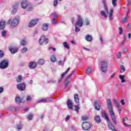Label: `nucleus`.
<instances>
[{
	"label": "nucleus",
	"instance_id": "1",
	"mask_svg": "<svg viewBox=\"0 0 131 131\" xmlns=\"http://www.w3.org/2000/svg\"><path fill=\"white\" fill-rule=\"evenodd\" d=\"M102 3L103 4L105 12L104 10H102L101 11H100V15L102 17H104V18H107L108 15V17L110 20H113V8H111L109 12V10H108V7H107V5L106 4V2L104 1H103Z\"/></svg>",
	"mask_w": 131,
	"mask_h": 131
},
{
	"label": "nucleus",
	"instance_id": "2",
	"mask_svg": "<svg viewBox=\"0 0 131 131\" xmlns=\"http://www.w3.org/2000/svg\"><path fill=\"white\" fill-rule=\"evenodd\" d=\"M107 109L110 113L112 121L115 123V124H117V122H116V118L115 117V114L114 112H113V106H112V101H111V99H107Z\"/></svg>",
	"mask_w": 131,
	"mask_h": 131
},
{
	"label": "nucleus",
	"instance_id": "3",
	"mask_svg": "<svg viewBox=\"0 0 131 131\" xmlns=\"http://www.w3.org/2000/svg\"><path fill=\"white\" fill-rule=\"evenodd\" d=\"M19 17H17L14 18L13 19H9L8 20V24H10V27L14 28L18 26V24H19Z\"/></svg>",
	"mask_w": 131,
	"mask_h": 131
},
{
	"label": "nucleus",
	"instance_id": "4",
	"mask_svg": "<svg viewBox=\"0 0 131 131\" xmlns=\"http://www.w3.org/2000/svg\"><path fill=\"white\" fill-rule=\"evenodd\" d=\"M100 68L103 73H106L108 70V62H107V61L102 60L101 61Z\"/></svg>",
	"mask_w": 131,
	"mask_h": 131
},
{
	"label": "nucleus",
	"instance_id": "5",
	"mask_svg": "<svg viewBox=\"0 0 131 131\" xmlns=\"http://www.w3.org/2000/svg\"><path fill=\"white\" fill-rule=\"evenodd\" d=\"M75 74V71H73V72L70 74L64 80V88L66 89V88H68V86L69 85V84L71 82L70 80H69V78L70 77H72Z\"/></svg>",
	"mask_w": 131,
	"mask_h": 131
},
{
	"label": "nucleus",
	"instance_id": "6",
	"mask_svg": "<svg viewBox=\"0 0 131 131\" xmlns=\"http://www.w3.org/2000/svg\"><path fill=\"white\" fill-rule=\"evenodd\" d=\"M9 67V60H3L0 62V69H6Z\"/></svg>",
	"mask_w": 131,
	"mask_h": 131
},
{
	"label": "nucleus",
	"instance_id": "7",
	"mask_svg": "<svg viewBox=\"0 0 131 131\" xmlns=\"http://www.w3.org/2000/svg\"><path fill=\"white\" fill-rule=\"evenodd\" d=\"M43 42H45V45L49 43V39L46 38V36H42L39 39V43L40 46H41Z\"/></svg>",
	"mask_w": 131,
	"mask_h": 131
},
{
	"label": "nucleus",
	"instance_id": "8",
	"mask_svg": "<svg viewBox=\"0 0 131 131\" xmlns=\"http://www.w3.org/2000/svg\"><path fill=\"white\" fill-rule=\"evenodd\" d=\"M82 127L84 130H89L91 128V123L90 122H83L82 124Z\"/></svg>",
	"mask_w": 131,
	"mask_h": 131
},
{
	"label": "nucleus",
	"instance_id": "9",
	"mask_svg": "<svg viewBox=\"0 0 131 131\" xmlns=\"http://www.w3.org/2000/svg\"><path fill=\"white\" fill-rule=\"evenodd\" d=\"M17 89L18 91H20V92H23L26 90V86L25 85V83H23L17 85Z\"/></svg>",
	"mask_w": 131,
	"mask_h": 131
},
{
	"label": "nucleus",
	"instance_id": "10",
	"mask_svg": "<svg viewBox=\"0 0 131 131\" xmlns=\"http://www.w3.org/2000/svg\"><path fill=\"white\" fill-rule=\"evenodd\" d=\"M83 24V20L82 19V17L81 16H79L78 20L76 23V26H78L79 27H81Z\"/></svg>",
	"mask_w": 131,
	"mask_h": 131
},
{
	"label": "nucleus",
	"instance_id": "11",
	"mask_svg": "<svg viewBox=\"0 0 131 131\" xmlns=\"http://www.w3.org/2000/svg\"><path fill=\"white\" fill-rule=\"evenodd\" d=\"M38 22V19H33L30 21L29 23V27H34L37 23Z\"/></svg>",
	"mask_w": 131,
	"mask_h": 131
},
{
	"label": "nucleus",
	"instance_id": "12",
	"mask_svg": "<svg viewBox=\"0 0 131 131\" xmlns=\"http://www.w3.org/2000/svg\"><path fill=\"white\" fill-rule=\"evenodd\" d=\"M20 6L22 9L25 10V9H27V7H28V3H27V2L25 0L23 1L20 3Z\"/></svg>",
	"mask_w": 131,
	"mask_h": 131
},
{
	"label": "nucleus",
	"instance_id": "13",
	"mask_svg": "<svg viewBox=\"0 0 131 131\" xmlns=\"http://www.w3.org/2000/svg\"><path fill=\"white\" fill-rule=\"evenodd\" d=\"M69 70H70V68H69L65 72L61 74L60 79H59L58 80V82H60V81H62V79H63V78H64V77H65V75H66L67 74V73H68V72H69Z\"/></svg>",
	"mask_w": 131,
	"mask_h": 131
},
{
	"label": "nucleus",
	"instance_id": "14",
	"mask_svg": "<svg viewBox=\"0 0 131 131\" xmlns=\"http://www.w3.org/2000/svg\"><path fill=\"white\" fill-rule=\"evenodd\" d=\"M37 65V63L35 62H31L29 63V67L30 69H34L35 67H36V66Z\"/></svg>",
	"mask_w": 131,
	"mask_h": 131
},
{
	"label": "nucleus",
	"instance_id": "15",
	"mask_svg": "<svg viewBox=\"0 0 131 131\" xmlns=\"http://www.w3.org/2000/svg\"><path fill=\"white\" fill-rule=\"evenodd\" d=\"M123 123L125 126H130V125L127 124L128 123V118L125 117L123 119Z\"/></svg>",
	"mask_w": 131,
	"mask_h": 131
},
{
	"label": "nucleus",
	"instance_id": "16",
	"mask_svg": "<svg viewBox=\"0 0 131 131\" xmlns=\"http://www.w3.org/2000/svg\"><path fill=\"white\" fill-rule=\"evenodd\" d=\"M94 107L96 110H97L98 111H99L101 108V106L100 105V103H99V102L97 101L94 102Z\"/></svg>",
	"mask_w": 131,
	"mask_h": 131
},
{
	"label": "nucleus",
	"instance_id": "17",
	"mask_svg": "<svg viewBox=\"0 0 131 131\" xmlns=\"http://www.w3.org/2000/svg\"><path fill=\"white\" fill-rule=\"evenodd\" d=\"M67 104L69 109H72V107H73V104L70 99L68 100Z\"/></svg>",
	"mask_w": 131,
	"mask_h": 131
},
{
	"label": "nucleus",
	"instance_id": "18",
	"mask_svg": "<svg viewBox=\"0 0 131 131\" xmlns=\"http://www.w3.org/2000/svg\"><path fill=\"white\" fill-rule=\"evenodd\" d=\"M6 27V21L4 20L0 21V29H4Z\"/></svg>",
	"mask_w": 131,
	"mask_h": 131
},
{
	"label": "nucleus",
	"instance_id": "19",
	"mask_svg": "<svg viewBox=\"0 0 131 131\" xmlns=\"http://www.w3.org/2000/svg\"><path fill=\"white\" fill-rule=\"evenodd\" d=\"M74 99L75 103L78 104L79 103V98L78 97V94H76L74 95Z\"/></svg>",
	"mask_w": 131,
	"mask_h": 131
},
{
	"label": "nucleus",
	"instance_id": "20",
	"mask_svg": "<svg viewBox=\"0 0 131 131\" xmlns=\"http://www.w3.org/2000/svg\"><path fill=\"white\" fill-rule=\"evenodd\" d=\"M94 120L96 123H100L101 122V118L99 116H95L94 117Z\"/></svg>",
	"mask_w": 131,
	"mask_h": 131
},
{
	"label": "nucleus",
	"instance_id": "21",
	"mask_svg": "<svg viewBox=\"0 0 131 131\" xmlns=\"http://www.w3.org/2000/svg\"><path fill=\"white\" fill-rule=\"evenodd\" d=\"M49 28V24H43L42 27V30L43 31H47Z\"/></svg>",
	"mask_w": 131,
	"mask_h": 131
},
{
	"label": "nucleus",
	"instance_id": "22",
	"mask_svg": "<svg viewBox=\"0 0 131 131\" xmlns=\"http://www.w3.org/2000/svg\"><path fill=\"white\" fill-rule=\"evenodd\" d=\"M9 51L11 53V54H16L18 51L17 50V49L14 48H9Z\"/></svg>",
	"mask_w": 131,
	"mask_h": 131
},
{
	"label": "nucleus",
	"instance_id": "23",
	"mask_svg": "<svg viewBox=\"0 0 131 131\" xmlns=\"http://www.w3.org/2000/svg\"><path fill=\"white\" fill-rule=\"evenodd\" d=\"M50 60L53 62H55L57 61V57H56V55H52L50 57Z\"/></svg>",
	"mask_w": 131,
	"mask_h": 131
},
{
	"label": "nucleus",
	"instance_id": "24",
	"mask_svg": "<svg viewBox=\"0 0 131 131\" xmlns=\"http://www.w3.org/2000/svg\"><path fill=\"white\" fill-rule=\"evenodd\" d=\"M85 39L87 41H92L93 40V37L91 36V35H87L85 36Z\"/></svg>",
	"mask_w": 131,
	"mask_h": 131
},
{
	"label": "nucleus",
	"instance_id": "25",
	"mask_svg": "<svg viewBox=\"0 0 131 131\" xmlns=\"http://www.w3.org/2000/svg\"><path fill=\"white\" fill-rule=\"evenodd\" d=\"M20 44L21 46L24 47L25 46H26L27 45V41L25 39H23L20 40Z\"/></svg>",
	"mask_w": 131,
	"mask_h": 131
},
{
	"label": "nucleus",
	"instance_id": "26",
	"mask_svg": "<svg viewBox=\"0 0 131 131\" xmlns=\"http://www.w3.org/2000/svg\"><path fill=\"white\" fill-rule=\"evenodd\" d=\"M15 102L17 104H20L22 102V99L19 97H16L15 98Z\"/></svg>",
	"mask_w": 131,
	"mask_h": 131
},
{
	"label": "nucleus",
	"instance_id": "27",
	"mask_svg": "<svg viewBox=\"0 0 131 131\" xmlns=\"http://www.w3.org/2000/svg\"><path fill=\"white\" fill-rule=\"evenodd\" d=\"M39 65H43L45 64V60L42 59H39L37 62Z\"/></svg>",
	"mask_w": 131,
	"mask_h": 131
},
{
	"label": "nucleus",
	"instance_id": "28",
	"mask_svg": "<svg viewBox=\"0 0 131 131\" xmlns=\"http://www.w3.org/2000/svg\"><path fill=\"white\" fill-rule=\"evenodd\" d=\"M114 102L115 104H116V107L117 108H120V105L119 104V102H118V101H117V100L116 99H114Z\"/></svg>",
	"mask_w": 131,
	"mask_h": 131
},
{
	"label": "nucleus",
	"instance_id": "29",
	"mask_svg": "<svg viewBox=\"0 0 131 131\" xmlns=\"http://www.w3.org/2000/svg\"><path fill=\"white\" fill-rule=\"evenodd\" d=\"M108 127L110 128V129H111V130L117 131L116 129H115V128L114 127V125H113V124H110L108 125Z\"/></svg>",
	"mask_w": 131,
	"mask_h": 131
},
{
	"label": "nucleus",
	"instance_id": "30",
	"mask_svg": "<svg viewBox=\"0 0 131 131\" xmlns=\"http://www.w3.org/2000/svg\"><path fill=\"white\" fill-rule=\"evenodd\" d=\"M93 71V69H92L90 67H88L86 70V73L87 74H90V73Z\"/></svg>",
	"mask_w": 131,
	"mask_h": 131
},
{
	"label": "nucleus",
	"instance_id": "31",
	"mask_svg": "<svg viewBox=\"0 0 131 131\" xmlns=\"http://www.w3.org/2000/svg\"><path fill=\"white\" fill-rule=\"evenodd\" d=\"M23 127V125L22 124H18L17 125V129L18 130H21Z\"/></svg>",
	"mask_w": 131,
	"mask_h": 131
},
{
	"label": "nucleus",
	"instance_id": "32",
	"mask_svg": "<svg viewBox=\"0 0 131 131\" xmlns=\"http://www.w3.org/2000/svg\"><path fill=\"white\" fill-rule=\"evenodd\" d=\"M119 78L121 80L122 83H123V82H125V80H124V76L120 75L119 76Z\"/></svg>",
	"mask_w": 131,
	"mask_h": 131
},
{
	"label": "nucleus",
	"instance_id": "33",
	"mask_svg": "<svg viewBox=\"0 0 131 131\" xmlns=\"http://www.w3.org/2000/svg\"><path fill=\"white\" fill-rule=\"evenodd\" d=\"M128 21V19L127 18V17H125L124 18L122 19L121 20V23H122L123 24L124 23H126V22Z\"/></svg>",
	"mask_w": 131,
	"mask_h": 131
},
{
	"label": "nucleus",
	"instance_id": "34",
	"mask_svg": "<svg viewBox=\"0 0 131 131\" xmlns=\"http://www.w3.org/2000/svg\"><path fill=\"white\" fill-rule=\"evenodd\" d=\"M63 46L64 48H65L66 49H67L68 50H69V49H70V48L69 47V46H68V43H67L66 42H64L63 43Z\"/></svg>",
	"mask_w": 131,
	"mask_h": 131
},
{
	"label": "nucleus",
	"instance_id": "35",
	"mask_svg": "<svg viewBox=\"0 0 131 131\" xmlns=\"http://www.w3.org/2000/svg\"><path fill=\"white\" fill-rule=\"evenodd\" d=\"M80 109V107L79 106V104L75 106V111H76V112H78Z\"/></svg>",
	"mask_w": 131,
	"mask_h": 131
},
{
	"label": "nucleus",
	"instance_id": "36",
	"mask_svg": "<svg viewBox=\"0 0 131 131\" xmlns=\"http://www.w3.org/2000/svg\"><path fill=\"white\" fill-rule=\"evenodd\" d=\"M5 56V53L3 50H0V59H2V58H4V56Z\"/></svg>",
	"mask_w": 131,
	"mask_h": 131
},
{
	"label": "nucleus",
	"instance_id": "37",
	"mask_svg": "<svg viewBox=\"0 0 131 131\" xmlns=\"http://www.w3.org/2000/svg\"><path fill=\"white\" fill-rule=\"evenodd\" d=\"M28 8L27 9V11H31L32 10H33V6H28Z\"/></svg>",
	"mask_w": 131,
	"mask_h": 131
},
{
	"label": "nucleus",
	"instance_id": "38",
	"mask_svg": "<svg viewBox=\"0 0 131 131\" xmlns=\"http://www.w3.org/2000/svg\"><path fill=\"white\" fill-rule=\"evenodd\" d=\"M22 76L21 75H19L18 76L17 79V82H21V81H22Z\"/></svg>",
	"mask_w": 131,
	"mask_h": 131
},
{
	"label": "nucleus",
	"instance_id": "39",
	"mask_svg": "<svg viewBox=\"0 0 131 131\" xmlns=\"http://www.w3.org/2000/svg\"><path fill=\"white\" fill-rule=\"evenodd\" d=\"M28 51V49L26 47H24L21 50V52L23 53H26Z\"/></svg>",
	"mask_w": 131,
	"mask_h": 131
},
{
	"label": "nucleus",
	"instance_id": "40",
	"mask_svg": "<svg viewBox=\"0 0 131 131\" xmlns=\"http://www.w3.org/2000/svg\"><path fill=\"white\" fill-rule=\"evenodd\" d=\"M33 117V115L30 114L28 115L27 118L29 120H31Z\"/></svg>",
	"mask_w": 131,
	"mask_h": 131
},
{
	"label": "nucleus",
	"instance_id": "41",
	"mask_svg": "<svg viewBox=\"0 0 131 131\" xmlns=\"http://www.w3.org/2000/svg\"><path fill=\"white\" fill-rule=\"evenodd\" d=\"M35 3L37 5H40L42 3V0H35Z\"/></svg>",
	"mask_w": 131,
	"mask_h": 131
},
{
	"label": "nucleus",
	"instance_id": "42",
	"mask_svg": "<svg viewBox=\"0 0 131 131\" xmlns=\"http://www.w3.org/2000/svg\"><path fill=\"white\" fill-rule=\"evenodd\" d=\"M121 73H122L125 71V69L124 68V66H121Z\"/></svg>",
	"mask_w": 131,
	"mask_h": 131
},
{
	"label": "nucleus",
	"instance_id": "43",
	"mask_svg": "<svg viewBox=\"0 0 131 131\" xmlns=\"http://www.w3.org/2000/svg\"><path fill=\"white\" fill-rule=\"evenodd\" d=\"M81 119H82V120H83V121L88 120V119H89V118L86 116H83L81 117Z\"/></svg>",
	"mask_w": 131,
	"mask_h": 131
},
{
	"label": "nucleus",
	"instance_id": "44",
	"mask_svg": "<svg viewBox=\"0 0 131 131\" xmlns=\"http://www.w3.org/2000/svg\"><path fill=\"white\" fill-rule=\"evenodd\" d=\"M102 117L104 118L107 116V114L105 112H103L101 113Z\"/></svg>",
	"mask_w": 131,
	"mask_h": 131
},
{
	"label": "nucleus",
	"instance_id": "45",
	"mask_svg": "<svg viewBox=\"0 0 131 131\" xmlns=\"http://www.w3.org/2000/svg\"><path fill=\"white\" fill-rule=\"evenodd\" d=\"M57 5H58V1L54 0L53 2V6L54 7H57Z\"/></svg>",
	"mask_w": 131,
	"mask_h": 131
},
{
	"label": "nucleus",
	"instance_id": "46",
	"mask_svg": "<svg viewBox=\"0 0 131 131\" xmlns=\"http://www.w3.org/2000/svg\"><path fill=\"white\" fill-rule=\"evenodd\" d=\"M116 1L117 0H112V4L113 7H116Z\"/></svg>",
	"mask_w": 131,
	"mask_h": 131
},
{
	"label": "nucleus",
	"instance_id": "47",
	"mask_svg": "<svg viewBox=\"0 0 131 131\" xmlns=\"http://www.w3.org/2000/svg\"><path fill=\"white\" fill-rule=\"evenodd\" d=\"M2 36H7V32L6 31H3L2 32Z\"/></svg>",
	"mask_w": 131,
	"mask_h": 131
},
{
	"label": "nucleus",
	"instance_id": "48",
	"mask_svg": "<svg viewBox=\"0 0 131 131\" xmlns=\"http://www.w3.org/2000/svg\"><path fill=\"white\" fill-rule=\"evenodd\" d=\"M119 33L120 34H122L123 31L122 30V28H121V27H120L119 28Z\"/></svg>",
	"mask_w": 131,
	"mask_h": 131
},
{
	"label": "nucleus",
	"instance_id": "49",
	"mask_svg": "<svg viewBox=\"0 0 131 131\" xmlns=\"http://www.w3.org/2000/svg\"><path fill=\"white\" fill-rule=\"evenodd\" d=\"M116 57L118 59L120 58V57H121V52H118L116 55Z\"/></svg>",
	"mask_w": 131,
	"mask_h": 131
},
{
	"label": "nucleus",
	"instance_id": "50",
	"mask_svg": "<svg viewBox=\"0 0 131 131\" xmlns=\"http://www.w3.org/2000/svg\"><path fill=\"white\" fill-rule=\"evenodd\" d=\"M32 99V98L30 95H28L27 97V101H30Z\"/></svg>",
	"mask_w": 131,
	"mask_h": 131
},
{
	"label": "nucleus",
	"instance_id": "51",
	"mask_svg": "<svg viewBox=\"0 0 131 131\" xmlns=\"http://www.w3.org/2000/svg\"><path fill=\"white\" fill-rule=\"evenodd\" d=\"M52 16L53 17H54V18H58V15L57 14V13H56V12L53 13Z\"/></svg>",
	"mask_w": 131,
	"mask_h": 131
},
{
	"label": "nucleus",
	"instance_id": "52",
	"mask_svg": "<svg viewBox=\"0 0 131 131\" xmlns=\"http://www.w3.org/2000/svg\"><path fill=\"white\" fill-rule=\"evenodd\" d=\"M75 31H76V32H78L80 31V29H79V27L76 26L75 27Z\"/></svg>",
	"mask_w": 131,
	"mask_h": 131
},
{
	"label": "nucleus",
	"instance_id": "53",
	"mask_svg": "<svg viewBox=\"0 0 131 131\" xmlns=\"http://www.w3.org/2000/svg\"><path fill=\"white\" fill-rule=\"evenodd\" d=\"M17 13V9H14L12 11H11V14H16Z\"/></svg>",
	"mask_w": 131,
	"mask_h": 131
},
{
	"label": "nucleus",
	"instance_id": "54",
	"mask_svg": "<svg viewBox=\"0 0 131 131\" xmlns=\"http://www.w3.org/2000/svg\"><path fill=\"white\" fill-rule=\"evenodd\" d=\"M85 21L86 25H87V26L90 25V20H89V19H88V18L85 19Z\"/></svg>",
	"mask_w": 131,
	"mask_h": 131
},
{
	"label": "nucleus",
	"instance_id": "55",
	"mask_svg": "<svg viewBox=\"0 0 131 131\" xmlns=\"http://www.w3.org/2000/svg\"><path fill=\"white\" fill-rule=\"evenodd\" d=\"M128 51V49L125 47L123 50V53H126Z\"/></svg>",
	"mask_w": 131,
	"mask_h": 131
},
{
	"label": "nucleus",
	"instance_id": "56",
	"mask_svg": "<svg viewBox=\"0 0 131 131\" xmlns=\"http://www.w3.org/2000/svg\"><path fill=\"white\" fill-rule=\"evenodd\" d=\"M58 65H60V66H61V65H64V62H63V61H62V60H59V61H58Z\"/></svg>",
	"mask_w": 131,
	"mask_h": 131
},
{
	"label": "nucleus",
	"instance_id": "57",
	"mask_svg": "<svg viewBox=\"0 0 131 131\" xmlns=\"http://www.w3.org/2000/svg\"><path fill=\"white\" fill-rule=\"evenodd\" d=\"M120 103L123 105V106H124L125 105V102H124V100L122 99L120 101Z\"/></svg>",
	"mask_w": 131,
	"mask_h": 131
},
{
	"label": "nucleus",
	"instance_id": "58",
	"mask_svg": "<svg viewBox=\"0 0 131 131\" xmlns=\"http://www.w3.org/2000/svg\"><path fill=\"white\" fill-rule=\"evenodd\" d=\"M69 119H70V116H67L65 119L66 121H69Z\"/></svg>",
	"mask_w": 131,
	"mask_h": 131
},
{
	"label": "nucleus",
	"instance_id": "59",
	"mask_svg": "<svg viewBox=\"0 0 131 131\" xmlns=\"http://www.w3.org/2000/svg\"><path fill=\"white\" fill-rule=\"evenodd\" d=\"M47 99H40L38 101L39 103H40L41 102H46L47 101Z\"/></svg>",
	"mask_w": 131,
	"mask_h": 131
},
{
	"label": "nucleus",
	"instance_id": "60",
	"mask_svg": "<svg viewBox=\"0 0 131 131\" xmlns=\"http://www.w3.org/2000/svg\"><path fill=\"white\" fill-rule=\"evenodd\" d=\"M53 24H57V21H56V18H54L52 20Z\"/></svg>",
	"mask_w": 131,
	"mask_h": 131
},
{
	"label": "nucleus",
	"instance_id": "61",
	"mask_svg": "<svg viewBox=\"0 0 131 131\" xmlns=\"http://www.w3.org/2000/svg\"><path fill=\"white\" fill-rule=\"evenodd\" d=\"M115 75H116V73H114L111 76L110 78H114V76H115Z\"/></svg>",
	"mask_w": 131,
	"mask_h": 131
},
{
	"label": "nucleus",
	"instance_id": "62",
	"mask_svg": "<svg viewBox=\"0 0 131 131\" xmlns=\"http://www.w3.org/2000/svg\"><path fill=\"white\" fill-rule=\"evenodd\" d=\"M72 23L73 24L75 22V18L74 17H72L71 18Z\"/></svg>",
	"mask_w": 131,
	"mask_h": 131
},
{
	"label": "nucleus",
	"instance_id": "63",
	"mask_svg": "<svg viewBox=\"0 0 131 131\" xmlns=\"http://www.w3.org/2000/svg\"><path fill=\"white\" fill-rule=\"evenodd\" d=\"M49 50H52L53 51H56V48H54L53 47H50L49 48Z\"/></svg>",
	"mask_w": 131,
	"mask_h": 131
},
{
	"label": "nucleus",
	"instance_id": "64",
	"mask_svg": "<svg viewBox=\"0 0 131 131\" xmlns=\"http://www.w3.org/2000/svg\"><path fill=\"white\" fill-rule=\"evenodd\" d=\"M106 120H107V121H110V120L109 119V118H108V116H106V117H104Z\"/></svg>",
	"mask_w": 131,
	"mask_h": 131
}]
</instances>
